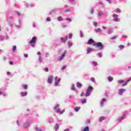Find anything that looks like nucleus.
I'll list each match as a JSON object with an SVG mask.
<instances>
[{"label":"nucleus","instance_id":"1","mask_svg":"<svg viewBox=\"0 0 131 131\" xmlns=\"http://www.w3.org/2000/svg\"><path fill=\"white\" fill-rule=\"evenodd\" d=\"M93 90H94L93 86H89L85 94V97H90L91 96V93L93 92Z\"/></svg>","mask_w":131,"mask_h":131},{"label":"nucleus","instance_id":"2","mask_svg":"<svg viewBox=\"0 0 131 131\" xmlns=\"http://www.w3.org/2000/svg\"><path fill=\"white\" fill-rule=\"evenodd\" d=\"M37 40V38H36V37H33L32 39L29 41L30 46H31V47H33V48H34V47H35V43Z\"/></svg>","mask_w":131,"mask_h":131},{"label":"nucleus","instance_id":"3","mask_svg":"<svg viewBox=\"0 0 131 131\" xmlns=\"http://www.w3.org/2000/svg\"><path fill=\"white\" fill-rule=\"evenodd\" d=\"M93 47H96V48H98L99 50H103L104 49V46L103 44L100 42H97L96 43H94L93 44Z\"/></svg>","mask_w":131,"mask_h":131},{"label":"nucleus","instance_id":"4","mask_svg":"<svg viewBox=\"0 0 131 131\" xmlns=\"http://www.w3.org/2000/svg\"><path fill=\"white\" fill-rule=\"evenodd\" d=\"M54 110H56V113H60V114H63L64 112H65V110L61 111L60 108H59V104H57L54 107Z\"/></svg>","mask_w":131,"mask_h":131},{"label":"nucleus","instance_id":"5","mask_svg":"<svg viewBox=\"0 0 131 131\" xmlns=\"http://www.w3.org/2000/svg\"><path fill=\"white\" fill-rule=\"evenodd\" d=\"M31 123V120H28L24 124V127L25 128H28L29 127V125Z\"/></svg>","mask_w":131,"mask_h":131},{"label":"nucleus","instance_id":"6","mask_svg":"<svg viewBox=\"0 0 131 131\" xmlns=\"http://www.w3.org/2000/svg\"><path fill=\"white\" fill-rule=\"evenodd\" d=\"M126 115H127V112H125L122 117H119L117 119V121H119V122H120L121 120H122V119H124Z\"/></svg>","mask_w":131,"mask_h":131},{"label":"nucleus","instance_id":"7","mask_svg":"<svg viewBox=\"0 0 131 131\" xmlns=\"http://www.w3.org/2000/svg\"><path fill=\"white\" fill-rule=\"evenodd\" d=\"M114 20L115 22H118L119 21V18H118V15L117 14H114Z\"/></svg>","mask_w":131,"mask_h":131},{"label":"nucleus","instance_id":"8","mask_svg":"<svg viewBox=\"0 0 131 131\" xmlns=\"http://www.w3.org/2000/svg\"><path fill=\"white\" fill-rule=\"evenodd\" d=\"M105 102H107V99L103 98L100 101L101 106H104V104H105Z\"/></svg>","mask_w":131,"mask_h":131},{"label":"nucleus","instance_id":"9","mask_svg":"<svg viewBox=\"0 0 131 131\" xmlns=\"http://www.w3.org/2000/svg\"><path fill=\"white\" fill-rule=\"evenodd\" d=\"M54 78V76L51 75V76H49L48 77V82H52V81H53V79Z\"/></svg>","mask_w":131,"mask_h":131},{"label":"nucleus","instance_id":"10","mask_svg":"<svg viewBox=\"0 0 131 131\" xmlns=\"http://www.w3.org/2000/svg\"><path fill=\"white\" fill-rule=\"evenodd\" d=\"M88 45H93V43H95V41L94 40H93V39L90 38L88 41Z\"/></svg>","mask_w":131,"mask_h":131},{"label":"nucleus","instance_id":"11","mask_svg":"<svg viewBox=\"0 0 131 131\" xmlns=\"http://www.w3.org/2000/svg\"><path fill=\"white\" fill-rule=\"evenodd\" d=\"M65 55H66V51L59 57L58 59V61H61V60H63V58L65 57Z\"/></svg>","mask_w":131,"mask_h":131},{"label":"nucleus","instance_id":"12","mask_svg":"<svg viewBox=\"0 0 131 131\" xmlns=\"http://www.w3.org/2000/svg\"><path fill=\"white\" fill-rule=\"evenodd\" d=\"M48 121L49 123H54V119L52 118H49L48 119Z\"/></svg>","mask_w":131,"mask_h":131},{"label":"nucleus","instance_id":"13","mask_svg":"<svg viewBox=\"0 0 131 131\" xmlns=\"http://www.w3.org/2000/svg\"><path fill=\"white\" fill-rule=\"evenodd\" d=\"M20 95L21 97H25V96H27V92H22L20 93Z\"/></svg>","mask_w":131,"mask_h":131},{"label":"nucleus","instance_id":"14","mask_svg":"<svg viewBox=\"0 0 131 131\" xmlns=\"http://www.w3.org/2000/svg\"><path fill=\"white\" fill-rule=\"evenodd\" d=\"M60 39H61L62 42H65L66 41V40H67V39H68V37L67 36V37H66L65 38L61 37V38H60Z\"/></svg>","mask_w":131,"mask_h":131},{"label":"nucleus","instance_id":"15","mask_svg":"<svg viewBox=\"0 0 131 131\" xmlns=\"http://www.w3.org/2000/svg\"><path fill=\"white\" fill-rule=\"evenodd\" d=\"M126 90L125 89H120L119 91V95H122V94L123 93V92H125Z\"/></svg>","mask_w":131,"mask_h":131},{"label":"nucleus","instance_id":"16","mask_svg":"<svg viewBox=\"0 0 131 131\" xmlns=\"http://www.w3.org/2000/svg\"><path fill=\"white\" fill-rule=\"evenodd\" d=\"M121 86H125L126 85H127V82H120Z\"/></svg>","mask_w":131,"mask_h":131},{"label":"nucleus","instance_id":"17","mask_svg":"<svg viewBox=\"0 0 131 131\" xmlns=\"http://www.w3.org/2000/svg\"><path fill=\"white\" fill-rule=\"evenodd\" d=\"M54 129L55 130L57 131L58 129H59V124L57 123L55 124L54 126Z\"/></svg>","mask_w":131,"mask_h":131},{"label":"nucleus","instance_id":"18","mask_svg":"<svg viewBox=\"0 0 131 131\" xmlns=\"http://www.w3.org/2000/svg\"><path fill=\"white\" fill-rule=\"evenodd\" d=\"M74 110L76 112H78L80 110V106H77L74 108Z\"/></svg>","mask_w":131,"mask_h":131},{"label":"nucleus","instance_id":"19","mask_svg":"<svg viewBox=\"0 0 131 131\" xmlns=\"http://www.w3.org/2000/svg\"><path fill=\"white\" fill-rule=\"evenodd\" d=\"M82 131H90V127L86 126Z\"/></svg>","mask_w":131,"mask_h":131},{"label":"nucleus","instance_id":"20","mask_svg":"<svg viewBox=\"0 0 131 131\" xmlns=\"http://www.w3.org/2000/svg\"><path fill=\"white\" fill-rule=\"evenodd\" d=\"M105 119V117L101 116L99 118V122H102Z\"/></svg>","mask_w":131,"mask_h":131},{"label":"nucleus","instance_id":"21","mask_svg":"<svg viewBox=\"0 0 131 131\" xmlns=\"http://www.w3.org/2000/svg\"><path fill=\"white\" fill-rule=\"evenodd\" d=\"M16 50H17V48L16 47V46H14L12 48V52L15 53V52H16Z\"/></svg>","mask_w":131,"mask_h":131},{"label":"nucleus","instance_id":"22","mask_svg":"<svg viewBox=\"0 0 131 131\" xmlns=\"http://www.w3.org/2000/svg\"><path fill=\"white\" fill-rule=\"evenodd\" d=\"M22 86L24 90H27V88H28V85L26 84H24L22 85Z\"/></svg>","mask_w":131,"mask_h":131},{"label":"nucleus","instance_id":"23","mask_svg":"<svg viewBox=\"0 0 131 131\" xmlns=\"http://www.w3.org/2000/svg\"><path fill=\"white\" fill-rule=\"evenodd\" d=\"M92 50H93V49L92 48H88L87 49L88 54H89V53H91V52H92Z\"/></svg>","mask_w":131,"mask_h":131},{"label":"nucleus","instance_id":"24","mask_svg":"<svg viewBox=\"0 0 131 131\" xmlns=\"http://www.w3.org/2000/svg\"><path fill=\"white\" fill-rule=\"evenodd\" d=\"M77 88L80 89V88H81V83H80L79 82H77Z\"/></svg>","mask_w":131,"mask_h":131},{"label":"nucleus","instance_id":"25","mask_svg":"<svg viewBox=\"0 0 131 131\" xmlns=\"http://www.w3.org/2000/svg\"><path fill=\"white\" fill-rule=\"evenodd\" d=\"M69 99H73V100H74V99L75 98V97L73 95H70L69 96Z\"/></svg>","mask_w":131,"mask_h":131},{"label":"nucleus","instance_id":"26","mask_svg":"<svg viewBox=\"0 0 131 131\" xmlns=\"http://www.w3.org/2000/svg\"><path fill=\"white\" fill-rule=\"evenodd\" d=\"M81 103H82V104H84V103H86V99H82Z\"/></svg>","mask_w":131,"mask_h":131},{"label":"nucleus","instance_id":"27","mask_svg":"<svg viewBox=\"0 0 131 131\" xmlns=\"http://www.w3.org/2000/svg\"><path fill=\"white\" fill-rule=\"evenodd\" d=\"M58 21H62L63 20V18L61 16H59L57 18Z\"/></svg>","mask_w":131,"mask_h":131},{"label":"nucleus","instance_id":"28","mask_svg":"<svg viewBox=\"0 0 131 131\" xmlns=\"http://www.w3.org/2000/svg\"><path fill=\"white\" fill-rule=\"evenodd\" d=\"M92 63L95 66H98V63L96 61H92Z\"/></svg>","mask_w":131,"mask_h":131},{"label":"nucleus","instance_id":"29","mask_svg":"<svg viewBox=\"0 0 131 131\" xmlns=\"http://www.w3.org/2000/svg\"><path fill=\"white\" fill-rule=\"evenodd\" d=\"M55 79H56V81L57 82H60V81H61V79L60 78L58 79V77H56Z\"/></svg>","mask_w":131,"mask_h":131},{"label":"nucleus","instance_id":"30","mask_svg":"<svg viewBox=\"0 0 131 131\" xmlns=\"http://www.w3.org/2000/svg\"><path fill=\"white\" fill-rule=\"evenodd\" d=\"M35 129L36 131H42L41 129H39L37 127H35Z\"/></svg>","mask_w":131,"mask_h":131},{"label":"nucleus","instance_id":"31","mask_svg":"<svg viewBox=\"0 0 131 131\" xmlns=\"http://www.w3.org/2000/svg\"><path fill=\"white\" fill-rule=\"evenodd\" d=\"M71 90L72 91H75V87L74 86V84H72Z\"/></svg>","mask_w":131,"mask_h":131},{"label":"nucleus","instance_id":"32","mask_svg":"<svg viewBox=\"0 0 131 131\" xmlns=\"http://www.w3.org/2000/svg\"><path fill=\"white\" fill-rule=\"evenodd\" d=\"M108 79L109 81H112V80H113V77H109Z\"/></svg>","mask_w":131,"mask_h":131},{"label":"nucleus","instance_id":"33","mask_svg":"<svg viewBox=\"0 0 131 131\" xmlns=\"http://www.w3.org/2000/svg\"><path fill=\"white\" fill-rule=\"evenodd\" d=\"M101 29L100 28H98L96 30V32H100V31H101Z\"/></svg>","mask_w":131,"mask_h":131},{"label":"nucleus","instance_id":"34","mask_svg":"<svg viewBox=\"0 0 131 131\" xmlns=\"http://www.w3.org/2000/svg\"><path fill=\"white\" fill-rule=\"evenodd\" d=\"M80 96H81V97H83V96H85V94H84V92H82L81 93Z\"/></svg>","mask_w":131,"mask_h":131},{"label":"nucleus","instance_id":"35","mask_svg":"<svg viewBox=\"0 0 131 131\" xmlns=\"http://www.w3.org/2000/svg\"><path fill=\"white\" fill-rule=\"evenodd\" d=\"M2 95H3V96L4 97H6V96H8V95H7V93H3V92H2Z\"/></svg>","mask_w":131,"mask_h":131},{"label":"nucleus","instance_id":"36","mask_svg":"<svg viewBox=\"0 0 131 131\" xmlns=\"http://www.w3.org/2000/svg\"><path fill=\"white\" fill-rule=\"evenodd\" d=\"M102 15H103L102 12L101 11L98 13V16H102Z\"/></svg>","mask_w":131,"mask_h":131},{"label":"nucleus","instance_id":"37","mask_svg":"<svg viewBox=\"0 0 131 131\" xmlns=\"http://www.w3.org/2000/svg\"><path fill=\"white\" fill-rule=\"evenodd\" d=\"M58 85H59V82L54 83V86H58Z\"/></svg>","mask_w":131,"mask_h":131},{"label":"nucleus","instance_id":"38","mask_svg":"<svg viewBox=\"0 0 131 131\" xmlns=\"http://www.w3.org/2000/svg\"><path fill=\"white\" fill-rule=\"evenodd\" d=\"M91 79V81H92V82H95V78L92 77Z\"/></svg>","mask_w":131,"mask_h":131},{"label":"nucleus","instance_id":"39","mask_svg":"<svg viewBox=\"0 0 131 131\" xmlns=\"http://www.w3.org/2000/svg\"><path fill=\"white\" fill-rule=\"evenodd\" d=\"M117 37L116 36H115L114 37H112L111 38V39L112 40H113V39H116V38H117Z\"/></svg>","mask_w":131,"mask_h":131},{"label":"nucleus","instance_id":"40","mask_svg":"<svg viewBox=\"0 0 131 131\" xmlns=\"http://www.w3.org/2000/svg\"><path fill=\"white\" fill-rule=\"evenodd\" d=\"M46 20L48 22H50L51 21V18L47 17Z\"/></svg>","mask_w":131,"mask_h":131},{"label":"nucleus","instance_id":"41","mask_svg":"<svg viewBox=\"0 0 131 131\" xmlns=\"http://www.w3.org/2000/svg\"><path fill=\"white\" fill-rule=\"evenodd\" d=\"M73 115H74L73 113H71L69 114V116L70 117H71V116H73Z\"/></svg>","mask_w":131,"mask_h":131},{"label":"nucleus","instance_id":"42","mask_svg":"<svg viewBox=\"0 0 131 131\" xmlns=\"http://www.w3.org/2000/svg\"><path fill=\"white\" fill-rule=\"evenodd\" d=\"M119 48L120 49H124V46L123 45H120L119 46Z\"/></svg>","mask_w":131,"mask_h":131},{"label":"nucleus","instance_id":"43","mask_svg":"<svg viewBox=\"0 0 131 131\" xmlns=\"http://www.w3.org/2000/svg\"><path fill=\"white\" fill-rule=\"evenodd\" d=\"M68 43H69V47H71V46H72V42L69 41V42H68Z\"/></svg>","mask_w":131,"mask_h":131},{"label":"nucleus","instance_id":"44","mask_svg":"<svg viewBox=\"0 0 131 131\" xmlns=\"http://www.w3.org/2000/svg\"><path fill=\"white\" fill-rule=\"evenodd\" d=\"M98 56L100 57L101 58L102 57V53H98Z\"/></svg>","mask_w":131,"mask_h":131},{"label":"nucleus","instance_id":"45","mask_svg":"<svg viewBox=\"0 0 131 131\" xmlns=\"http://www.w3.org/2000/svg\"><path fill=\"white\" fill-rule=\"evenodd\" d=\"M69 38H72V34H70L69 36Z\"/></svg>","mask_w":131,"mask_h":131},{"label":"nucleus","instance_id":"46","mask_svg":"<svg viewBox=\"0 0 131 131\" xmlns=\"http://www.w3.org/2000/svg\"><path fill=\"white\" fill-rule=\"evenodd\" d=\"M45 71H46V72H49V68H45Z\"/></svg>","mask_w":131,"mask_h":131},{"label":"nucleus","instance_id":"47","mask_svg":"<svg viewBox=\"0 0 131 131\" xmlns=\"http://www.w3.org/2000/svg\"><path fill=\"white\" fill-rule=\"evenodd\" d=\"M11 72H8L7 73V75L8 76H10V75H11Z\"/></svg>","mask_w":131,"mask_h":131},{"label":"nucleus","instance_id":"48","mask_svg":"<svg viewBox=\"0 0 131 131\" xmlns=\"http://www.w3.org/2000/svg\"><path fill=\"white\" fill-rule=\"evenodd\" d=\"M80 36L81 37H83V33H82V32H80Z\"/></svg>","mask_w":131,"mask_h":131},{"label":"nucleus","instance_id":"49","mask_svg":"<svg viewBox=\"0 0 131 131\" xmlns=\"http://www.w3.org/2000/svg\"><path fill=\"white\" fill-rule=\"evenodd\" d=\"M24 57H25V58H28V54H25L24 55Z\"/></svg>","mask_w":131,"mask_h":131},{"label":"nucleus","instance_id":"50","mask_svg":"<svg viewBox=\"0 0 131 131\" xmlns=\"http://www.w3.org/2000/svg\"><path fill=\"white\" fill-rule=\"evenodd\" d=\"M67 20L69 21V22H70L71 21V19L69 18H67Z\"/></svg>","mask_w":131,"mask_h":131},{"label":"nucleus","instance_id":"51","mask_svg":"<svg viewBox=\"0 0 131 131\" xmlns=\"http://www.w3.org/2000/svg\"><path fill=\"white\" fill-rule=\"evenodd\" d=\"M66 69V66H63L62 68V70H65Z\"/></svg>","mask_w":131,"mask_h":131},{"label":"nucleus","instance_id":"52","mask_svg":"<svg viewBox=\"0 0 131 131\" xmlns=\"http://www.w3.org/2000/svg\"><path fill=\"white\" fill-rule=\"evenodd\" d=\"M97 25H98V23L94 22V26L95 27H97Z\"/></svg>","mask_w":131,"mask_h":131},{"label":"nucleus","instance_id":"53","mask_svg":"<svg viewBox=\"0 0 131 131\" xmlns=\"http://www.w3.org/2000/svg\"><path fill=\"white\" fill-rule=\"evenodd\" d=\"M116 11H117V12H118V13H120V12H121V11H120V10H119V9H116Z\"/></svg>","mask_w":131,"mask_h":131},{"label":"nucleus","instance_id":"54","mask_svg":"<svg viewBox=\"0 0 131 131\" xmlns=\"http://www.w3.org/2000/svg\"><path fill=\"white\" fill-rule=\"evenodd\" d=\"M16 124H17L18 126H20V124H19V121L18 120H17L16 121Z\"/></svg>","mask_w":131,"mask_h":131},{"label":"nucleus","instance_id":"55","mask_svg":"<svg viewBox=\"0 0 131 131\" xmlns=\"http://www.w3.org/2000/svg\"><path fill=\"white\" fill-rule=\"evenodd\" d=\"M86 123H91V121L90 120H87Z\"/></svg>","mask_w":131,"mask_h":131},{"label":"nucleus","instance_id":"56","mask_svg":"<svg viewBox=\"0 0 131 131\" xmlns=\"http://www.w3.org/2000/svg\"><path fill=\"white\" fill-rule=\"evenodd\" d=\"M9 63H10V65H13V64H14V63L12 61H10Z\"/></svg>","mask_w":131,"mask_h":131},{"label":"nucleus","instance_id":"57","mask_svg":"<svg viewBox=\"0 0 131 131\" xmlns=\"http://www.w3.org/2000/svg\"><path fill=\"white\" fill-rule=\"evenodd\" d=\"M58 122L59 123H60V124H61V122H62V121H61V120H58Z\"/></svg>","mask_w":131,"mask_h":131},{"label":"nucleus","instance_id":"58","mask_svg":"<svg viewBox=\"0 0 131 131\" xmlns=\"http://www.w3.org/2000/svg\"><path fill=\"white\" fill-rule=\"evenodd\" d=\"M119 82H124V81L123 80H120L119 81Z\"/></svg>","mask_w":131,"mask_h":131},{"label":"nucleus","instance_id":"59","mask_svg":"<svg viewBox=\"0 0 131 131\" xmlns=\"http://www.w3.org/2000/svg\"><path fill=\"white\" fill-rule=\"evenodd\" d=\"M127 36H126V35H123V38H127Z\"/></svg>","mask_w":131,"mask_h":131},{"label":"nucleus","instance_id":"60","mask_svg":"<svg viewBox=\"0 0 131 131\" xmlns=\"http://www.w3.org/2000/svg\"><path fill=\"white\" fill-rule=\"evenodd\" d=\"M105 96H106V97L108 98V94H107V93H105Z\"/></svg>","mask_w":131,"mask_h":131},{"label":"nucleus","instance_id":"61","mask_svg":"<svg viewBox=\"0 0 131 131\" xmlns=\"http://www.w3.org/2000/svg\"><path fill=\"white\" fill-rule=\"evenodd\" d=\"M103 29H107V27H106L105 26H103Z\"/></svg>","mask_w":131,"mask_h":131},{"label":"nucleus","instance_id":"62","mask_svg":"<svg viewBox=\"0 0 131 131\" xmlns=\"http://www.w3.org/2000/svg\"><path fill=\"white\" fill-rule=\"evenodd\" d=\"M64 131H69V128H67L64 129Z\"/></svg>","mask_w":131,"mask_h":131},{"label":"nucleus","instance_id":"63","mask_svg":"<svg viewBox=\"0 0 131 131\" xmlns=\"http://www.w3.org/2000/svg\"><path fill=\"white\" fill-rule=\"evenodd\" d=\"M91 14H94V10H91Z\"/></svg>","mask_w":131,"mask_h":131},{"label":"nucleus","instance_id":"64","mask_svg":"<svg viewBox=\"0 0 131 131\" xmlns=\"http://www.w3.org/2000/svg\"><path fill=\"white\" fill-rule=\"evenodd\" d=\"M38 55H41V53H40V52H38Z\"/></svg>","mask_w":131,"mask_h":131}]
</instances>
